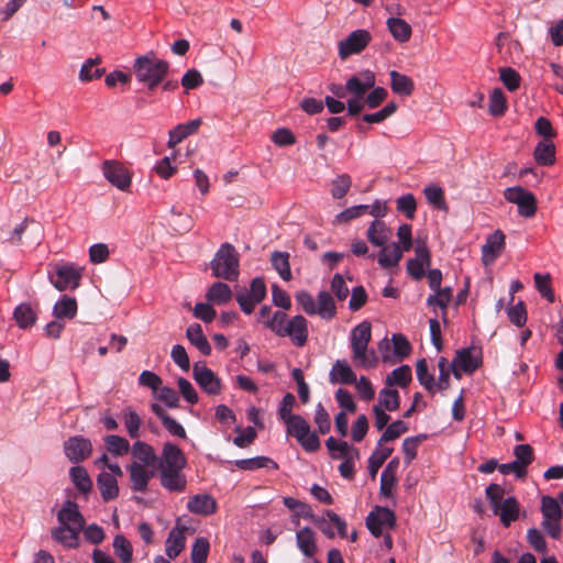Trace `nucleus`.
Wrapping results in <instances>:
<instances>
[{
	"mask_svg": "<svg viewBox=\"0 0 563 563\" xmlns=\"http://www.w3.org/2000/svg\"><path fill=\"white\" fill-rule=\"evenodd\" d=\"M371 340L372 324L369 321H363L351 330L350 345L355 367L371 369L377 366L378 356L373 349H369Z\"/></svg>",
	"mask_w": 563,
	"mask_h": 563,
	"instance_id": "f257e3e1",
	"label": "nucleus"
},
{
	"mask_svg": "<svg viewBox=\"0 0 563 563\" xmlns=\"http://www.w3.org/2000/svg\"><path fill=\"white\" fill-rule=\"evenodd\" d=\"M169 63L161 59L154 52L135 58L132 70L136 80L148 90L157 88L169 73Z\"/></svg>",
	"mask_w": 563,
	"mask_h": 563,
	"instance_id": "f03ea898",
	"label": "nucleus"
},
{
	"mask_svg": "<svg viewBox=\"0 0 563 563\" xmlns=\"http://www.w3.org/2000/svg\"><path fill=\"white\" fill-rule=\"evenodd\" d=\"M212 276L219 279L235 282L240 275V255L230 243H223L210 262Z\"/></svg>",
	"mask_w": 563,
	"mask_h": 563,
	"instance_id": "7ed1b4c3",
	"label": "nucleus"
},
{
	"mask_svg": "<svg viewBox=\"0 0 563 563\" xmlns=\"http://www.w3.org/2000/svg\"><path fill=\"white\" fill-rule=\"evenodd\" d=\"M486 498L489 501L495 516H498L505 527L519 517L520 506L515 497L505 498V489L498 484H490L485 490Z\"/></svg>",
	"mask_w": 563,
	"mask_h": 563,
	"instance_id": "20e7f679",
	"label": "nucleus"
},
{
	"mask_svg": "<svg viewBox=\"0 0 563 563\" xmlns=\"http://www.w3.org/2000/svg\"><path fill=\"white\" fill-rule=\"evenodd\" d=\"M287 433L294 437L307 452H314L320 448L319 437L311 431L309 423L299 415L284 422Z\"/></svg>",
	"mask_w": 563,
	"mask_h": 563,
	"instance_id": "39448f33",
	"label": "nucleus"
},
{
	"mask_svg": "<svg viewBox=\"0 0 563 563\" xmlns=\"http://www.w3.org/2000/svg\"><path fill=\"white\" fill-rule=\"evenodd\" d=\"M504 198L517 206L518 214L522 218H533L538 210L537 198L533 192L521 186L508 187L504 191Z\"/></svg>",
	"mask_w": 563,
	"mask_h": 563,
	"instance_id": "423d86ee",
	"label": "nucleus"
},
{
	"mask_svg": "<svg viewBox=\"0 0 563 563\" xmlns=\"http://www.w3.org/2000/svg\"><path fill=\"white\" fill-rule=\"evenodd\" d=\"M54 271L55 276H49V280L57 290L64 291L79 286L84 269L74 263H64L56 264Z\"/></svg>",
	"mask_w": 563,
	"mask_h": 563,
	"instance_id": "0eeeda50",
	"label": "nucleus"
},
{
	"mask_svg": "<svg viewBox=\"0 0 563 563\" xmlns=\"http://www.w3.org/2000/svg\"><path fill=\"white\" fill-rule=\"evenodd\" d=\"M104 178L117 189L129 191L133 173L118 161H104L101 165Z\"/></svg>",
	"mask_w": 563,
	"mask_h": 563,
	"instance_id": "6e6552de",
	"label": "nucleus"
},
{
	"mask_svg": "<svg viewBox=\"0 0 563 563\" xmlns=\"http://www.w3.org/2000/svg\"><path fill=\"white\" fill-rule=\"evenodd\" d=\"M372 34L369 31L358 29L351 32L344 40L338 44L339 56L342 60L351 55L362 53L371 43Z\"/></svg>",
	"mask_w": 563,
	"mask_h": 563,
	"instance_id": "1a4fd4ad",
	"label": "nucleus"
},
{
	"mask_svg": "<svg viewBox=\"0 0 563 563\" xmlns=\"http://www.w3.org/2000/svg\"><path fill=\"white\" fill-rule=\"evenodd\" d=\"M396 517L393 510L385 507H375L366 518V527L375 537L384 536L385 530L395 526Z\"/></svg>",
	"mask_w": 563,
	"mask_h": 563,
	"instance_id": "9d476101",
	"label": "nucleus"
},
{
	"mask_svg": "<svg viewBox=\"0 0 563 563\" xmlns=\"http://www.w3.org/2000/svg\"><path fill=\"white\" fill-rule=\"evenodd\" d=\"M194 378L197 384L209 395L221 393V380L216 374L206 366L205 363L197 362L192 367Z\"/></svg>",
	"mask_w": 563,
	"mask_h": 563,
	"instance_id": "9b49d317",
	"label": "nucleus"
},
{
	"mask_svg": "<svg viewBox=\"0 0 563 563\" xmlns=\"http://www.w3.org/2000/svg\"><path fill=\"white\" fill-rule=\"evenodd\" d=\"M64 451L70 462L79 463L90 456L92 444L81 435L70 437L64 444Z\"/></svg>",
	"mask_w": 563,
	"mask_h": 563,
	"instance_id": "f8f14e48",
	"label": "nucleus"
},
{
	"mask_svg": "<svg viewBox=\"0 0 563 563\" xmlns=\"http://www.w3.org/2000/svg\"><path fill=\"white\" fill-rule=\"evenodd\" d=\"M506 244V235L501 230H496L489 234L485 244L482 246V262L485 266L492 265L503 253Z\"/></svg>",
	"mask_w": 563,
	"mask_h": 563,
	"instance_id": "ddd939ff",
	"label": "nucleus"
},
{
	"mask_svg": "<svg viewBox=\"0 0 563 563\" xmlns=\"http://www.w3.org/2000/svg\"><path fill=\"white\" fill-rule=\"evenodd\" d=\"M415 253L416 257L407 262V272L413 279L420 280L424 276V268L431 264V255L424 242H417Z\"/></svg>",
	"mask_w": 563,
	"mask_h": 563,
	"instance_id": "4468645a",
	"label": "nucleus"
},
{
	"mask_svg": "<svg viewBox=\"0 0 563 563\" xmlns=\"http://www.w3.org/2000/svg\"><path fill=\"white\" fill-rule=\"evenodd\" d=\"M186 464V456L177 445L170 442L164 444L158 462V468L184 470Z\"/></svg>",
	"mask_w": 563,
	"mask_h": 563,
	"instance_id": "2eb2a0df",
	"label": "nucleus"
},
{
	"mask_svg": "<svg viewBox=\"0 0 563 563\" xmlns=\"http://www.w3.org/2000/svg\"><path fill=\"white\" fill-rule=\"evenodd\" d=\"M60 526L69 527L81 531L85 526V519L75 501L66 500L57 515Z\"/></svg>",
	"mask_w": 563,
	"mask_h": 563,
	"instance_id": "dca6fc26",
	"label": "nucleus"
},
{
	"mask_svg": "<svg viewBox=\"0 0 563 563\" xmlns=\"http://www.w3.org/2000/svg\"><path fill=\"white\" fill-rule=\"evenodd\" d=\"M159 482L168 492L183 493L187 487V478L183 470L158 468Z\"/></svg>",
	"mask_w": 563,
	"mask_h": 563,
	"instance_id": "f3484780",
	"label": "nucleus"
},
{
	"mask_svg": "<svg viewBox=\"0 0 563 563\" xmlns=\"http://www.w3.org/2000/svg\"><path fill=\"white\" fill-rule=\"evenodd\" d=\"M376 82L375 75L371 70H364L358 76H352L346 81L347 92L353 98H364L368 89L374 88Z\"/></svg>",
	"mask_w": 563,
	"mask_h": 563,
	"instance_id": "a211bd4d",
	"label": "nucleus"
},
{
	"mask_svg": "<svg viewBox=\"0 0 563 563\" xmlns=\"http://www.w3.org/2000/svg\"><path fill=\"white\" fill-rule=\"evenodd\" d=\"M130 474L131 488L134 492H145L151 478L154 475L150 466L142 465L141 463H131L128 466Z\"/></svg>",
	"mask_w": 563,
	"mask_h": 563,
	"instance_id": "6ab92c4d",
	"label": "nucleus"
},
{
	"mask_svg": "<svg viewBox=\"0 0 563 563\" xmlns=\"http://www.w3.org/2000/svg\"><path fill=\"white\" fill-rule=\"evenodd\" d=\"M284 336H289L296 346L305 345L308 339L307 320L305 317L298 314L289 320L282 338Z\"/></svg>",
	"mask_w": 563,
	"mask_h": 563,
	"instance_id": "aec40b11",
	"label": "nucleus"
},
{
	"mask_svg": "<svg viewBox=\"0 0 563 563\" xmlns=\"http://www.w3.org/2000/svg\"><path fill=\"white\" fill-rule=\"evenodd\" d=\"M187 509L195 515L211 516L218 509L217 500L209 494H197L189 498Z\"/></svg>",
	"mask_w": 563,
	"mask_h": 563,
	"instance_id": "412c9836",
	"label": "nucleus"
},
{
	"mask_svg": "<svg viewBox=\"0 0 563 563\" xmlns=\"http://www.w3.org/2000/svg\"><path fill=\"white\" fill-rule=\"evenodd\" d=\"M329 380L332 384L352 385L356 383V374L346 360H336L330 369Z\"/></svg>",
	"mask_w": 563,
	"mask_h": 563,
	"instance_id": "4be33fe9",
	"label": "nucleus"
},
{
	"mask_svg": "<svg viewBox=\"0 0 563 563\" xmlns=\"http://www.w3.org/2000/svg\"><path fill=\"white\" fill-rule=\"evenodd\" d=\"M404 253L405 252L400 249L398 243H386L384 246H380V251L377 256L378 264L384 269L396 267L401 261Z\"/></svg>",
	"mask_w": 563,
	"mask_h": 563,
	"instance_id": "5701e85b",
	"label": "nucleus"
},
{
	"mask_svg": "<svg viewBox=\"0 0 563 563\" xmlns=\"http://www.w3.org/2000/svg\"><path fill=\"white\" fill-rule=\"evenodd\" d=\"M297 547L300 552L306 556V559H314L318 552L316 532L309 528L305 527L297 531L296 533Z\"/></svg>",
	"mask_w": 563,
	"mask_h": 563,
	"instance_id": "b1692460",
	"label": "nucleus"
},
{
	"mask_svg": "<svg viewBox=\"0 0 563 563\" xmlns=\"http://www.w3.org/2000/svg\"><path fill=\"white\" fill-rule=\"evenodd\" d=\"M325 446L332 459H360L358 449L354 448L345 441H338L333 437H330L325 441Z\"/></svg>",
	"mask_w": 563,
	"mask_h": 563,
	"instance_id": "393cba45",
	"label": "nucleus"
},
{
	"mask_svg": "<svg viewBox=\"0 0 563 563\" xmlns=\"http://www.w3.org/2000/svg\"><path fill=\"white\" fill-rule=\"evenodd\" d=\"M131 455L132 463H141L142 465L154 467L157 462V456L154 449L143 441H135L132 444Z\"/></svg>",
	"mask_w": 563,
	"mask_h": 563,
	"instance_id": "a878e982",
	"label": "nucleus"
},
{
	"mask_svg": "<svg viewBox=\"0 0 563 563\" xmlns=\"http://www.w3.org/2000/svg\"><path fill=\"white\" fill-rule=\"evenodd\" d=\"M201 123V119H195L188 121L187 123L176 125L173 130L169 131L167 146L173 148L187 136L195 134L200 128Z\"/></svg>",
	"mask_w": 563,
	"mask_h": 563,
	"instance_id": "bb28decb",
	"label": "nucleus"
},
{
	"mask_svg": "<svg viewBox=\"0 0 563 563\" xmlns=\"http://www.w3.org/2000/svg\"><path fill=\"white\" fill-rule=\"evenodd\" d=\"M367 240L375 246H384L391 236V230L379 219L371 222L367 232Z\"/></svg>",
	"mask_w": 563,
	"mask_h": 563,
	"instance_id": "cd10ccee",
	"label": "nucleus"
},
{
	"mask_svg": "<svg viewBox=\"0 0 563 563\" xmlns=\"http://www.w3.org/2000/svg\"><path fill=\"white\" fill-rule=\"evenodd\" d=\"M233 292L230 286L223 282L213 283L206 292V299L209 303L223 306L232 300Z\"/></svg>",
	"mask_w": 563,
	"mask_h": 563,
	"instance_id": "c85d7f7f",
	"label": "nucleus"
},
{
	"mask_svg": "<svg viewBox=\"0 0 563 563\" xmlns=\"http://www.w3.org/2000/svg\"><path fill=\"white\" fill-rule=\"evenodd\" d=\"M97 486L104 501L115 499L119 495L117 477L108 472H101L98 475Z\"/></svg>",
	"mask_w": 563,
	"mask_h": 563,
	"instance_id": "c756f323",
	"label": "nucleus"
},
{
	"mask_svg": "<svg viewBox=\"0 0 563 563\" xmlns=\"http://www.w3.org/2000/svg\"><path fill=\"white\" fill-rule=\"evenodd\" d=\"M534 161L542 166H552L555 163V145L552 141H540L533 151Z\"/></svg>",
	"mask_w": 563,
	"mask_h": 563,
	"instance_id": "7c9ffc66",
	"label": "nucleus"
},
{
	"mask_svg": "<svg viewBox=\"0 0 563 563\" xmlns=\"http://www.w3.org/2000/svg\"><path fill=\"white\" fill-rule=\"evenodd\" d=\"M390 76V88L393 92L408 97L413 92L415 84L413 80L401 73H398L396 70H391L389 73Z\"/></svg>",
	"mask_w": 563,
	"mask_h": 563,
	"instance_id": "2f4dec72",
	"label": "nucleus"
},
{
	"mask_svg": "<svg viewBox=\"0 0 563 563\" xmlns=\"http://www.w3.org/2000/svg\"><path fill=\"white\" fill-rule=\"evenodd\" d=\"M185 530L186 528H174L166 540V554L174 560L185 548Z\"/></svg>",
	"mask_w": 563,
	"mask_h": 563,
	"instance_id": "473e14b6",
	"label": "nucleus"
},
{
	"mask_svg": "<svg viewBox=\"0 0 563 563\" xmlns=\"http://www.w3.org/2000/svg\"><path fill=\"white\" fill-rule=\"evenodd\" d=\"M77 300L69 296H63L53 307L55 319H74L77 314Z\"/></svg>",
	"mask_w": 563,
	"mask_h": 563,
	"instance_id": "72a5a7b5",
	"label": "nucleus"
},
{
	"mask_svg": "<svg viewBox=\"0 0 563 563\" xmlns=\"http://www.w3.org/2000/svg\"><path fill=\"white\" fill-rule=\"evenodd\" d=\"M386 24L393 37L399 43H406L410 40L412 29L404 19L389 18Z\"/></svg>",
	"mask_w": 563,
	"mask_h": 563,
	"instance_id": "f704fd0d",
	"label": "nucleus"
},
{
	"mask_svg": "<svg viewBox=\"0 0 563 563\" xmlns=\"http://www.w3.org/2000/svg\"><path fill=\"white\" fill-rule=\"evenodd\" d=\"M186 336L203 355H209L211 353V346L199 323L190 324L186 331Z\"/></svg>",
	"mask_w": 563,
	"mask_h": 563,
	"instance_id": "c9c22d12",
	"label": "nucleus"
},
{
	"mask_svg": "<svg viewBox=\"0 0 563 563\" xmlns=\"http://www.w3.org/2000/svg\"><path fill=\"white\" fill-rule=\"evenodd\" d=\"M453 362L455 367L468 374L476 371L481 363L479 358L470 349L457 351Z\"/></svg>",
	"mask_w": 563,
	"mask_h": 563,
	"instance_id": "e433bc0d",
	"label": "nucleus"
},
{
	"mask_svg": "<svg viewBox=\"0 0 563 563\" xmlns=\"http://www.w3.org/2000/svg\"><path fill=\"white\" fill-rule=\"evenodd\" d=\"M13 318L21 329H29L35 324L37 313L30 303H20L13 312Z\"/></svg>",
	"mask_w": 563,
	"mask_h": 563,
	"instance_id": "4c0bfd02",
	"label": "nucleus"
},
{
	"mask_svg": "<svg viewBox=\"0 0 563 563\" xmlns=\"http://www.w3.org/2000/svg\"><path fill=\"white\" fill-rule=\"evenodd\" d=\"M434 294L430 295L427 299V305L429 307H439L442 310V318L445 321L446 319V308L452 299V288L451 287H444V288H438L433 289Z\"/></svg>",
	"mask_w": 563,
	"mask_h": 563,
	"instance_id": "58836bf2",
	"label": "nucleus"
},
{
	"mask_svg": "<svg viewBox=\"0 0 563 563\" xmlns=\"http://www.w3.org/2000/svg\"><path fill=\"white\" fill-rule=\"evenodd\" d=\"M317 313L325 320H330L336 314V307L332 296L328 291H320L317 297Z\"/></svg>",
	"mask_w": 563,
	"mask_h": 563,
	"instance_id": "ea45409f",
	"label": "nucleus"
},
{
	"mask_svg": "<svg viewBox=\"0 0 563 563\" xmlns=\"http://www.w3.org/2000/svg\"><path fill=\"white\" fill-rule=\"evenodd\" d=\"M289 257V253L280 251H275L271 255L273 267L285 282H289L292 278Z\"/></svg>",
	"mask_w": 563,
	"mask_h": 563,
	"instance_id": "a19ab883",
	"label": "nucleus"
},
{
	"mask_svg": "<svg viewBox=\"0 0 563 563\" xmlns=\"http://www.w3.org/2000/svg\"><path fill=\"white\" fill-rule=\"evenodd\" d=\"M412 379V373L409 365H401L395 369L391 371L390 374H388L385 378V384L388 387L391 386H399V387H407Z\"/></svg>",
	"mask_w": 563,
	"mask_h": 563,
	"instance_id": "79ce46f5",
	"label": "nucleus"
},
{
	"mask_svg": "<svg viewBox=\"0 0 563 563\" xmlns=\"http://www.w3.org/2000/svg\"><path fill=\"white\" fill-rule=\"evenodd\" d=\"M122 419L126 429V432L131 439L140 438V429L142 426V419L139 413L131 407L125 408L122 411Z\"/></svg>",
	"mask_w": 563,
	"mask_h": 563,
	"instance_id": "37998d69",
	"label": "nucleus"
},
{
	"mask_svg": "<svg viewBox=\"0 0 563 563\" xmlns=\"http://www.w3.org/2000/svg\"><path fill=\"white\" fill-rule=\"evenodd\" d=\"M235 465L238 468L244 470V471H253V470L263 468V467L272 468V470L278 468V464L275 461H273L272 459L266 457V456H256V457H252V459L238 460V461H235Z\"/></svg>",
	"mask_w": 563,
	"mask_h": 563,
	"instance_id": "c03bdc74",
	"label": "nucleus"
},
{
	"mask_svg": "<svg viewBox=\"0 0 563 563\" xmlns=\"http://www.w3.org/2000/svg\"><path fill=\"white\" fill-rule=\"evenodd\" d=\"M106 448L114 456H122L131 452L132 446L129 441L115 434H109L104 438Z\"/></svg>",
	"mask_w": 563,
	"mask_h": 563,
	"instance_id": "a18cd8bd",
	"label": "nucleus"
},
{
	"mask_svg": "<svg viewBox=\"0 0 563 563\" xmlns=\"http://www.w3.org/2000/svg\"><path fill=\"white\" fill-rule=\"evenodd\" d=\"M79 530L60 526L52 531L53 538L67 548H74L78 544Z\"/></svg>",
	"mask_w": 563,
	"mask_h": 563,
	"instance_id": "49530a36",
	"label": "nucleus"
},
{
	"mask_svg": "<svg viewBox=\"0 0 563 563\" xmlns=\"http://www.w3.org/2000/svg\"><path fill=\"white\" fill-rule=\"evenodd\" d=\"M393 448L378 445V448L372 453L368 459V471L371 477L375 479L378 470L385 463V461L391 455Z\"/></svg>",
	"mask_w": 563,
	"mask_h": 563,
	"instance_id": "de8ad7c7",
	"label": "nucleus"
},
{
	"mask_svg": "<svg viewBox=\"0 0 563 563\" xmlns=\"http://www.w3.org/2000/svg\"><path fill=\"white\" fill-rule=\"evenodd\" d=\"M69 475L74 485L81 493L87 494L92 489V481L82 466H73L69 471Z\"/></svg>",
	"mask_w": 563,
	"mask_h": 563,
	"instance_id": "09e8293b",
	"label": "nucleus"
},
{
	"mask_svg": "<svg viewBox=\"0 0 563 563\" xmlns=\"http://www.w3.org/2000/svg\"><path fill=\"white\" fill-rule=\"evenodd\" d=\"M427 201L438 210H448L444 191L438 185H429L423 189Z\"/></svg>",
	"mask_w": 563,
	"mask_h": 563,
	"instance_id": "8fccbe9b",
	"label": "nucleus"
},
{
	"mask_svg": "<svg viewBox=\"0 0 563 563\" xmlns=\"http://www.w3.org/2000/svg\"><path fill=\"white\" fill-rule=\"evenodd\" d=\"M376 406H382V408L387 411L397 410L400 407V397L398 391L386 386L379 391L378 404Z\"/></svg>",
	"mask_w": 563,
	"mask_h": 563,
	"instance_id": "3c124183",
	"label": "nucleus"
},
{
	"mask_svg": "<svg viewBox=\"0 0 563 563\" xmlns=\"http://www.w3.org/2000/svg\"><path fill=\"white\" fill-rule=\"evenodd\" d=\"M417 379L419 383L430 393H435V379L434 376L429 373L428 363L426 358H421L416 364Z\"/></svg>",
	"mask_w": 563,
	"mask_h": 563,
	"instance_id": "603ef678",
	"label": "nucleus"
},
{
	"mask_svg": "<svg viewBox=\"0 0 563 563\" xmlns=\"http://www.w3.org/2000/svg\"><path fill=\"white\" fill-rule=\"evenodd\" d=\"M534 285L540 295L550 303L554 302L555 296L552 289V278L550 274L536 273L533 276Z\"/></svg>",
	"mask_w": 563,
	"mask_h": 563,
	"instance_id": "864d4df0",
	"label": "nucleus"
},
{
	"mask_svg": "<svg viewBox=\"0 0 563 563\" xmlns=\"http://www.w3.org/2000/svg\"><path fill=\"white\" fill-rule=\"evenodd\" d=\"M541 512L543 519H561L563 515L559 499L551 496H543L541 498Z\"/></svg>",
	"mask_w": 563,
	"mask_h": 563,
	"instance_id": "5fc2aeb1",
	"label": "nucleus"
},
{
	"mask_svg": "<svg viewBox=\"0 0 563 563\" xmlns=\"http://www.w3.org/2000/svg\"><path fill=\"white\" fill-rule=\"evenodd\" d=\"M507 109V101L505 93L500 88H496L492 91L489 97V113L494 117H500Z\"/></svg>",
	"mask_w": 563,
	"mask_h": 563,
	"instance_id": "6e6d98bb",
	"label": "nucleus"
},
{
	"mask_svg": "<svg viewBox=\"0 0 563 563\" xmlns=\"http://www.w3.org/2000/svg\"><path fill=\"white\" fill-rule=\"evenodd\" d=\"M99 63H100L99 57L87 59L80 68L79 79L81 81H89L95 78H100L102 76V74L104 73V69H100V68L93 69V67L97 66Z\"/></svg>",
	"mask_w": 563,
	"mask_h": 563,
	"instance_id": "4d7b16f0",
	"label": "nucleus"
},
{
	"mask_svg": "<svg viewBox=\"0 0 563 563\" xmlns=\"http://www.w3.org/2000/svg\"><path fill=\"white\" fill-rule=\"evenodd\" d=\"M408 431L407 424L402 420H397L387 426L385 432L382 434V437L378 440V445H383L385 442H389L393 440H396L401 434L406 433Z\"/></svg>",
	"mask_w": 563,
	"mask_h": 563,
	"instance_id": "13d9d810",
	"label": "nucleus"
},
{
	"mask_svg": "<svg viewBox=\"0 0 563 563\" xmlns=\"http://www.w3.org/2000/svg\"><path fill=\"white\" fill-rule=\"evenodd\" d=\"M113 549L122 563H130L132 560V544L123 536H117L113 541Z\"/></svg>",
	"mask_w": 563,
	"mask_h": 563,
	"instance_id": "bf43d9fd",
	"label": "nucleus"
},
{
	"mask_svg": "<svg viewBox=\"0 0 563 563\" xmlns=\"http://www.w3.org/2000/svg\"><path fill=\"white\" fill-rule=\"evenodd\" d=\"M352 185L351 177L347 174H341L332 180L331 195L335 199L343 198Z\"/></svg>",
	"mask_w": 563,
	"mask_h": 563,
	"instance_id": "052dcab7",
	"label": "nucleus"
},
{
	"mask_svg": "<svg viewBox=\"0 0 563 563\" xmlns=\"http://www.w3.org/2000/svg\"><path fill=\"white\" fill-rule=\"evenodd\" d=\"M397 210L405 213V216L412 220L417 210V201L412 194H406L397 198Z\"/></svg>",
	"mask_w": 563,
	"mask_h": 563,
	"instance_id": "680f3d73",
	"label": "nucleus"
},
{
	"mask_svg": "<svg viewBox=\"0 0 563 563\" xmlns=\"http://www.w3.org/2000/svg\"><path fill=\"white\" fill-rule=\"evenodd\" d=\"M286 317L287 314L283 311H275L272 314V318L263 320V324L273 331L276 335L283 336L286 328Z\"/></svg>",
	"mask_w": 563,
	"mask_h": 563,
	"instance_id": "e2e57ef3",
	"label": "nucleus"
},
{
	"mask_svg": "<svg viewBox=\"0 0 563 563\" xmlns=\"http://www.w3.org/2000/svg\"><path fill=\"white\" fill-rule=\"evenodd\" d=\"M394 354L397 357L396 361H401L402 358L409 356L411 353V344L402 334H393L391 338Z\"/></svg>",
	"mask_w": 563,
	"mask_h": 563,
	"instance_id": "0e129e2a",
	"label": "nucleus"
},
{
	"mask_svg": "<svg viewBox=\"0 0 563 563\" xmlns=\"http://www.w3.org/2000/svg\"><path fill=\"white\" fill-rule=\"evenodd\" d=\"M397 110L395 102H388L382 110L375 113L364 114L362 120L367 123H380L393 115Z\"/></svg>",
	"mask_w": 563,
	"mask_h": 563,
	"instance_id": "69168bd1",
	"label": "nucleus"
},
{
	"mask_svg": "<svg viewBox=\"0 0 563 563\" xmlns=\"http://www.w3.org/2000/svg\"><path fill=\"white\" fill-rule=\"evenodd\" d=\"M515 461L519 463L525 470L533 461V449L530 444H518L514 448Z\"/></svg>",
	"mask_w": 563,
	"mask_h": 563,
	"instance_id": "338daca9",
	"label": "nucleus"
},
{
	"mask_svg": "<svg viewBox=\"0 0 563 563\" xmlns=\"http://www.w3.org/2000/svg\"><path fill=\"white\" fill-rule=\"evenodd\" d=\"M209 548L210 544L206 538H198L191 549L192 563H206Z\"/></svg>",
	"mask_w": 563,
	"mask_h": 563,
	"instance_id": "774afa93",
	"label": "nucleus"
}]
</instances>
